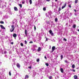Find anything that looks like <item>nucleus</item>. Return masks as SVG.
I'll use <instances>...</instances> for the list:
<instances>
[{
    "label": "nucleus",
    "instance_id": "nucleus-24",
    "mask_svg": "<svg viewBox=\"0 0 79 79\" xmlns=\"http://www.w3.org/2000/svg\"><path fill=\"white\" fill-rule=\"evenodd\" d=\"M17 75L18 76H19H19H21V75L19 74V73H17Z\"/></svg>",
    "mask_w": 79,
    "mask_h": 79
},
{
    "label": "nucleus",
    "instance_id": "nucleus-15",
    "mask_svg": "<svg viewBox=\"0 0 79 79\" xmlns=\"http://www.w3.org/2000/svg\"><path fill=\"white\" fill-rule=\"evenodd\" d=\"M40 50H41L40 47L39 48L38 50V52H40Z\"/></svg>",
    "mask_w": 79,
    "mask_h": 79
},
{
    "label": "nucleus",
    "instance_id": "nucleus-41",
    "mask_svg": "<svg viewBox=\"0 0 79 79\" xmlns=\"http://www.w3.org/2000/svg\"><path fill=\"white\" fill-rule=\"evenodd\" d=\"M64 62H65V63H68V62L67 61V60H65V61H64Z\"/></svg>",
    "mask_w": 79,
    "mask_h": 79
},
{
    "label": "nucleus",
    "instance_id": "nucleus-21",
    "mask_svg": "<svg viewBox=\"0 0 79 79\" xmlns=\"http://www.w3.org/2000/svg\"><path fill=\"white\" fill-rule=\"evenodd\" d=\"M61 7H60L59 8V11H60L61 10Z\"/></svg>",
    "mask_w": 79,
    "mask_h": 79
},
{
    "label": "nucleus",
    "instance_id": "nucleus-14",
    "mask_svg": "<svg viewBox=\"0 0 79 79\" xmlns=\"http://www.w3.org/2000/svg\"><path fill=\"white\" fill-rule=\"evenodd\" d=\"M55 22H57V21H58V19H57V18H56L55 19Z\"/></svg>",
    "mask_w": 79,
    "mask_h": 79
},
{
    "label": "nucleus",
    "instance_id": "nucleus-39",
    "mask_svg": "<svg viewBox=\"0 0 79 79\" xmlns=\"http://www.w3.org/2000/svg\"><path fill=\"white\" fill-rule=\"evenodd\" d=\"M6 53H7L6 51H4V53H5V54H6Z\"/></svg>",
    "mask_w": 79,
    "mask_h": 79
},
{
    "label": "nucleus",
    "instance_id": "nucleus-17",
    "mask_svg": "<svg viewBox=\"0 0 79 79\" xmlns=\"http://www.w3.org/2000/svg\"><path fill=\"white\" fill-rule=\"evenodd\" d=\"M76 25L75 24H74L73 26V28H76Z\"/></svg>",
    "mask_w": 79,
    "mask_h": 79
},
{
    "label": "nucleus",
    "instance_id": "nucleus-10",
    "mask_svg": "<svg viewBox=\"0 0 79 79\" xmlns=\"http://www.w3.org/2000/svg\"><path fill=\"white\" fill-rule=\"evenodd\" d=\"M73 77L74 79H77L78 77L77 75H74Z\"/></svg>",
    "mask_w": 79,
    "mask_h": 79
},
{
    "label": "nucleus",
    "instance_id": "nucleus-53",
    "mask_svg": "<svg viewBox=\"0 0 79 79\" xmlns=\"http://www.w3.org/2000/svg\"><path fill=\"white\" fill-rule=\"evenodd\" d=\"M11 44L12 45H13V42H12L11 43Z\"/></svg>",
    "mask_w": 79,
    "mask_h": 79
},
{
    "label": "nucleus",
    "instance_id": "nucleus-60",
    "mask_svg": "<svg viewBox=\"0 0 79 79\" xmlns=\"http://www.w3.org/2000/svg\"><path fill=\"white\" fill-rule=\"evenodd\" d=\"M59 13H60V12H59Z\"/></svg>",
    "mask_w": 79,
    "mask_h": 79
},
{
    "label": "nucleus",
    "instance_id": "nucleus-2",
    "mask_svg": "<svg viewBox=\"0 0 79 79\" xmlns=\"http://www.w3.org/2000/svg\"><path fill=\"white\" fill-rule=\"evenodd\" d=\"M55 46H53L52 48V52H53L55 51Z\"/></svg>",
    "mask_w": 79,
    "mask_h": 79
},
{
    "label": "nucleus",
    "instance_id": "nucleus-18",
    "mask_svg": "<svg viewBox=\"0 0 79 79\" xmlns=\"http://www.w3.org/2000/svg\"><path fill=\"white\" fill-rule=\"evenodd\" d=\"M29 2H30V4L31 5V4H32V0H30Z\"/></svg>",
    "mask_w": 79,
    "mask_h": 79
},
{
    "label": "nucleus",
    "instance_id": "nucleus-19",
    "mask_svg": "<svg viewBox=\"0 0 79 79\" xmlns=\"http://www.w3.org/2000/svg\"><path fill=\"white\" fill-rule=\"evenodd\" d=\"M72 71H73V72H76V70L75 69H72L71 70Z\"/></svg>",
    "mask_w": 79,
    "mask_h": 79
},
{
    "label": "nucleus",
    "instance_id": "nucleus-32",
    "mask_svg": "<svg viewBox=\"0 0 79 79\" xmlns=\"http://www.w3.org/2000/svg\"><path fill=\"white\" fill-rule=\"evenodd\" d=\"M9 75L10 76H11V72H9Z\"/></svg>",
    "mask_w": 79,
    "mask_h": 79
},
{
    "label": "nucleus",
    "instance_id": "nucleus-22",
    "mask_svg": "<svg viewBox=\"0 0 79 79\" xmlns=\"http://www.w3.org/2000/svg\"><path fill=\"white\" fill-rule=\"evenodd\" d=\"M19 6H20V8H22V4H19Z\"/></svg>",
    "mask_w": 79,
    "mask_h": 79
},
{
    "label": "nucleus",
    "instance_id": "nucleus-56",
    "mask_svg": "<svg viewBox=\"0 0 79 79\" xmlns=\"http://www.w3.org/2000/svg\"><path fill=\"white\" fill-rule=\"evenodd\" d=\"M20 19H22V17H20Z\"/></svg>",
    "mask_w": 79,
    "mask_h": 79
},
{
    "label": "nucleus",
    "instance_id": "nucleus-33",
    "mask_svg": "<svg viewBox=\"0 0 79 79\" xmlns=\"http://www.w3.org/2000/svg\"><path fill=\"white\" fill-rule=\"evenodd\" d=\"M43 10H44V11H45V10H46V8H45V7H44V8H43Z\"/></svg>",
    "mask_w": 79,
    "mask_h": 79
},
{
    "label": "nucleus",
    "instance_id": "nucleus-25",
    "mask_svg": "<svg viewBox=\"0 0 79 79\" xmlns=\"http://www.w3.org/2000/svg\"><path fill=\"white\" fill-rule=\"evenodd\" d=\"M68 6L69 7V8H71V5L69 4L68 5Z\"/></svg>",
    "mask_w": 79,
    "mask_h": 79
},
{
    "label": "nucleus",
    "instance_id": "nucleus-58",
    "mask_svg": "<svg viewBox=\"0 0 79 79\" xmlns=\"http://www.w3.org/2000/svg\"><path fill=\"white\" fill-rule=\"evenodd\" d=\"M2 8H3V6H2Z\"/></svg>",
    "mask_w": 79,
    "mask_h": 79
},
{
    "label": "nucleus",
    "instance_id": "nucleus-51",
    "mask_svg": "<svg viewBox=\"0 0 79 79\" xmlns=\"http://www.w3.org/2000/svg\"><path fill=\"white\" fill-rule=\"evenodd\" d=\"M74 15L75 16H77V14L76 13H74Z\"/></svg>",
    "mask_w": 79,
    "mask_h": 79
},
{
    "label": "nucleus",
    "instance_id": "nucleus-44",
    "mask_svg": "<svg viewBox=\"0 0 79 79\" xmlns=\"http://www.w3.org/2000/svg\"><path fill=\"white\" fill-rule=\"evenodd\" d=\"M5 56L6 58H7V56L6 55H5Z\"/></svg>",
    "mask_w": 79,
    "mask_h": 79
},
{
    "label": "nucleus",
    "instance_id": "nucleus-12",
    "mask_svg": "<svg viewBox=\"0 0 79 79\" xmlns=\"http://www.w3.org/2000/svg\"><path fill=\"white\" fill-rule=\"evenodd\" d=\"M72 68L73 69H74V68H75V65H74V64H73V65H72Z\"/></svg>",
    "mask_w": 79,
    "mask_h": 79
},
{
    "label": "nucleus",
    "instance_id": "nucleus-52",
    "mask_svg": "<svg viewBox=\"0 0 79 79\" xmlns=\"http://www.w3.org/2000/svg\"><path fill=\"white\" fill-rule=\"evenodd\" d=\"M48 41V39L47 38H46V41Z\"/></svg>",
    "mask_w": 79,
    "mask_h": 79
},
{
    "label": "nucleus",
    "instance_id": "nucleus-29",
    "mask_svg": "<svg viewBox=\"0 0 79 79\" xmlns=\"http://www.w3.org/2000/svg\"><path fill=\"white\" fill-rule=\"evenodd\" d=\"M25 34L26 35H27V30H25Z\"/></svg>",
    "mask_w": 79,
    "mask_h": 79
},
{
    "label": "nucleus",
    "instance_id": "nucleus-47",
    "mask_svg": "<svg viewBox=\"0 0 79 79\" xmlns=\"http://www.w3.org/2000/svg\"><path fill=\"white\" fill-rule=\"evenodd\" d=\"M74 10L75 12H76V11H77V10L75 9H74Z\"/></svg>",
    "mask_w": 79,
    "mask_h": 79
},
{
    "label": "nucleus",
    "instance_id": "nucleus-13",
    "mask_svg": "<svg viewBox=\"0 0 79 79\" xmlns=\"http://www.w3.org/2000/svg\"><path fill=\"white\" fill-rule=\"evenodd\" d=\"M60 71H61V73H63V68H60Z\"/></svg>",
    "mask_w": 79,
    "mask_h": 79
},
{
    "label": "nucleus",
    "instance_id": "nucleus-59",
    "mask_svg": "<svg viewBox=\"0 0 79 79\" xmlns=\"http://www.w3.org/2000/svg\"><path fill=\"white\" fill-rule=\"evenodd\" d=\"M14 79H15V77H14Z\"/></svg>",
    "mask_w": 79,
    "mask_h": 79
},
{
    "label": "nucleus",
    "instance_id": "nucleus-20",
    "mask_svg": "<svg viewBox=\"0 0 79 79\" xmlns=\"http://www.w3.org/2000/svg\"><path fill=\"white\" fill-rule=\"evenodd\" d=\"M78 0H76L75 1V3H77V2H78Z\"/></svg>",
    "mask_w": 79,
    "mask_h": 79
},
{
    "label": "nucleus",
    "instance_id": "nucleus-55",
    "mask_svg": "<svg viewBox=\"0 0 79 79\" xmlns=\"http://www.w3.org/2000/svg\"><path fill=\"white\" fill-rule=\"evenodd\" d=\"M57 0H55V2H57Z\"/></svg>",
    "mask_w": 79,
    "mask_h": 79
},
{
    "label": "nucleus",
    "instance_id": "nucleus-43",
    "mask_svg": "<svg viewBox=\"0 0 79 79\" xmlns=\"http://www.w3.org/2000/svg\"><path fill=\"white\" fill-rule=\"evenodd\" d=\"M15 26H17V27H18V25H17V23H16V25H15Z\"/></svg>",
    "mask_w": 79,
    "mask_h": 79
},
{
    "label": "nucleus",
    "instance_id": "nucleus-38",
    "mask_svg": "<svg viewBox=\"0 0 79 79\" xmlns=\"http://www.w3.org/2000/svg\"><path fill=\"white\" fill-rule=\"evenodd\" d=\"M64 41H66L67 40H66V39L64 38Z\"/></svg>",
    "mask_w": 79,
    "mask_h": 79
},
{
    "label": "nucleus",
    "instance_id": "nucleus-28",
    "mask_svg": "<svg viewBox=\"0 0 79 79\" xmlns=\"http://www.w3.org/2000/svg\"><path fill=\"white\" fill-rule=\"evenodd\" d=\"M47 66H49V64H48V63H47L45 64Z\"/></svg>",
    "mask_w": 79,
    "mask_h": 79
},
{
    "label": "nucleus",
    "instance_id": "nucleus-37",
    "mask_svg": "<svg viewBox=\"0 0 79 79\" xmlns=\"http://www.w3.org/2000/svg\"><path fill=\"white\" fill-rule=\"evenodd\" d=\"M17 74H18V73H16V74L15 75V76L16 77H16V76H18V75H17Z\"/></svg>",
    "mask_w": 79,
    "mask_h": 79
},
{
    "label": "nucleus",
    "instance_id": "nucleus-42",
    "mask_svg": "<svg viewBox=\"0 0 79 79\" xmlns=\"http://www.w3.org/2000/svg\"><path fill=\"white\" fill-rule=\"evenodd\" d=\"M32 43H33V42L32 41H31L30 42V44H32Z\"/></svg>",
    "mask_w": 79,
    "mask_h": 79
},
{
    "label": "nucleus",
    "instance_id": "nucleus-26",
    "mask_svg": "<svg viewBox=\"0 0 79 79\" xmlns=\"http://www.w3.org/2000/svg\"><path fill=\"white\" fill-rule=\"evenodd\" d=\"M0 23H1V24H4V22L3 21H1Z\"/></svg>",
    "mask_w": 79,
    "mask_h": 79
},
{
    "label": "nucleus",
    "instance_id": "nucleus-8",
    "mask_svg": "<svg viewBox=\"0 0 79 79\" xmlns=\"http://www.w3.org/2000/svg\"><path fill=\"white\" fill-rule=\"evenodd\" d=\"M0 26L1 29H5V27H3V25H1Z\"/></svg>",
    "mask_w": 79,
    "mask_h": 79
},
{
    "label": "nucleus",
    "instance_id": "nucleus-36",
    "mask_svg": "<svg viewBox=\"0 0 79 79\" xmlns=\"http://www.w3.org/2000/svg\"><path fill=\"white\" fill-rule=\"evenodd\" d=\"M46 23H47V24H49V21H47V22H46Z\"/></svg>",
    "mask_w": 79,
    "mask_h": 79
},
{
    "label": "nucleus",
    "instance_id": "nucleus-4",
    "mask_svg": "<svg viewBox=\"0 0 79 79\" xmlns=\"http://www.w3.org/2000/svg\"><path fill=\"white\" fill-rule=\"evenodd\" d=\"M49 32L50 34L52 36L53 35V33L52 32V30H50L49 31Z\"/></svg>",
    "mask_w": 79,
    "mask_h": 79
},
{
    "label": "nucleus",
    "instance_id": "nucleus-11",
    "mask_svg": "<svg viewBox=\"0 0 79 79\" xmlns=\"http://www.w3.org/2000/svg\"><path fill=\"white\" fill-rule=\"evenodd\" d=\"M28 78H29V76L27 75H26L25 79H28Z\"/></svg>",
    "mask_w": 79,
    "mask_h": 79
},
{
    "label": "nucleus",
    "instance_id": "nucleus-57",
    "mask_svg": "<svg viewBox=\"0 0 79 79\" xmlns=\"http://www.w3.org/2000/svg\"><path fill=\"white\" fill-rule=\"evenodd\" d=\"M78 31L79 32V29L78 30Z\"/></svg>",
    "mask_w": 79,
    "mask_h": 79
},
{
    "label": "nucleus",
    "instance_id": "nucleus-7",
    "mask_svg": "<svg viewBox=\"0 0 79 79\" xmlns=\"http://www.w3.org/2000/svg\"><path fill=\"white\" fill-rule=\"evenodd\" d=\"M16 36H17V35L16 34H14L13 35V37L15 38V39H16Z\"/></svg>",
    "mask_w": 79,
    "mask_h": 79
},
{
    "label": "nucleus",
    "instance_id": "nucleus-3",
    "mask_svg": "<svg viewBox=\"0 0 79 79\" xmlns=\"http://www.w3.org/2000/svg\"><path fill=\"white\" fill-rule=\"evenodd\" d=\"M46 16L47 17L48 16H51V13L49 12H48V14H46Z\"/></svg>",
    "mask_w": 79,
    "mask_h": 79
},
{
    "label": "nucleus",
    "instance_id": "nucleus-16",
    "mask_svg": "<svg viewBox=\"0 0 79 79\" xmlns=\"http://www.w3.org/2000/svg\"><path fill=\"white\" fill-rule=\"evenodd\" d=\"M22 4H24V3H25V1H24V0L22 1Z\"/></svg>",
    "mask_w": 79,
    "mask_h": 79
},
{
    "label": "nucleus",
    "instance_id": "nucleus-9",
    "mask_svg": "<svg viewBox=\"0 0 79 79\" xmlns=\"http://www.w3.org/2000/svg\"><path fill=\"white\" fill-rule=\"evenodd\" d=\"M14 9L15 11H17L18 10V8H17L16 7H14Z\"/></svg>",
    "mask_w": 79,
    "mask_h": 79
},
{
    "label": "nucleus",
    "instance_id": "nucleus-31",
    "mask_svg": "<svg viewBox=\"0 0 79 79\" xmlns=\"http://www.w3.org/2000/svg\"><path fill=\"white\" fill-rule=\"evenodd\" d=\"M52 77L51 76L49 77V79H52Z\"/></svg>",
    "mask_w": 79,
    "mask_h": 79
},
{
    "label": "nucleus",
    "instance_id": "nucleus-40",
    "mask_svg": "<svg viewBox=\"0 0 79 79\" xmlns=\"http://www.w3.org/2000/svg\"><path fill=\"white\" fill-rule=\"evenodd\" d=\"M34 29L35 30L36 29V27H35V26H34Z\"/></svg>",
    "mask_w": 79,
    "mask_h": 79
},
{
    "label": "nucleus",
    "instance_id": "nucleus-1",
    "mask_svg": "<svg viewBox=\"0 0 79 79\" xmlns=\"http://www.w3.org/2000/svg\"><path fill=\"white\" fill-rule=\"evenodd\" d=\"M15 26L14 25H12L11 26V28L10 29V32H13L14 31V30H15Z\"/></svg>",
    "mask_w": 79,
    "mask_h": 79
},
{
    "label": "nucleus",
    "instance_id": "nucleus-6",
    "mask_svg": "<svg viewBox=\"0 0 79 79\" xmlns=\"http://www.w3.org/2000/svg\"><path fill=\"white\" fill-rule=\"evenodd\" d=\"M16 66L17 68H20V67H21V66H20V64H19L18 63H17V64Z\"/></svg>",
    "mask_w": 79,
    "mask_h": 79
},
{
    "label": "nucleus",
    "instance_id": "nucleus-54",
    "mask_svg": "<svg viewBox=\"0 0 79 79\" xmlns=\"http://www.w3.org/2000/svg\"><path fill=\"white\" fill-rule=\"evenodd\" d=\"M47 2H49V1H50V0H46Z\"/></svg>",
    "mask_w": 79,
    "mask_h": 79
},
{
    "label": "nucleus",
    "instance_id": "nucleus-30",
    "mask_svg": "<svg viewBox=\"0 0 79 79\" xmlns=\"http://www.w3.org/2000/svg\"><path fill=\"white\" fill-rule=\"evenodd\" d=\"M37 62H39L40 61V60L39 59H37L36 60Z\"/></svg>",
    "mask_w": 79,
    "mask_h": 79
},
{
    "label": "nucleus",
    "instance_id": "nucleus-23",
    "mask_svg": "<svg viewBox=\"0 0 79 79\" xmlns=\"http://www.w3.org/2000/svg\"><path fill=\"white\" fill-rule=\"evenodd\" d=\"M63 58V55H61V60H62Z\"/></svg>",
    "mask_w": 79,
    "mask_h": 79
},
{
    "label": "nucleus",
    "instance_id": "nucleus-34",
    "mask_svg": "<svg viewBox=\"0 0 79 79\" xmlns=\"http://www.w3.org/2000/svg\"><path fill=\"white\" fill-rule=\"evenodd\" d=\"M20 45H21V46H23L24 45L22 43H21Z\"/></svg>",
    "mask_w": 79,
    "mask_h": 79
},
{
    "label": "nucleus",
    "instance_id": "nucleus-49",
    "mask_svg": "<svg viewBox=\"0 0 79 79\" xmlns=\"http://www.w3.org/2000/svg\"><path fill=\"white\" fill-rule=\"evenodd\" d=\"M13 24H14V23H15V20H13Z\"/></svg>",
    "mask_w": 79,
    "mask_h": 79
},
{
    "label": "nucleus",
    "instance_id": "nucleus-5",
    "mask_svg": "<svg viewBox=\"0 0 79 79\" xmlns=\"http://www.w3.org/2000/svg\"><path fill=\"white\" fill-rule=\"evenodd\" d=\"M66 3H65L64 4L62 7V9H63V8H65V7H66Z\"/></svg>",
    "mask_w": 79,
    "mask_h": 79
},
{
    "label": "nucleus",
    "instance_id": "nucleus-46",
    "mask_svg": "<svg viewBox=\"0 0 79 79\" xmlns=\"http://www.w3.org/2000/svg\"><path fill=\"white\" fill-rule=\"evenodd\" d=\"M38 15H39V16H40V14H38Z\"/></svg>",
    "mask_w": 79,
    "mask_h": 79
},
{
    "label": "nucleus",
    "instance_id": "nucleus-48",
    "mask_svg": "<svg viewBox=\"0 0 79 79\" xmlns=\"http://www.w3.org/2000/svg\"><path fill=\"white\" fill-rule=\"evenodd\" d=\"M9 13H10V15H11V12H9Z\"/></svg>",
    "mask_w": 79,
    "mask_h": 79
},
{
    "label": "nucleus",
    "instance_id": "nucleus-50",
    "mask_svg": "<svg viewBox=\"0 0 79 79\" xmlns=\"http://www.w3.org/2000/svg\"><path fill=\"white\" fill-rule=\"evenodd\" d=\"M44 58H45V59H47V57H46V56H45Z\"/></svg>",
    "mask_w": 79,
    "mask_h": 79
},
{
    "label": "nucleus",
    "instance_id": "nucleus-35",
    "mask_svg": "<svg viewBox=\"0 0 79 79\" xmlns=\"http://www.w3.org/2000/svg\"><path fill=\"white\" fill-rule=\"evenodd\" d=\"M25 44H27V41L26 40L25 41Z\"/></svg>",
    "mask_w": 79,
    "mask_h": 79
},
{
    "label": "nucleus",
    "instance_id": "nucleus-27",
    "mask_svg": "<svg viewBox=\"0 0 79 79\" xmlns=\"http://www.w3.org/2000/svg\"><path fill=\"white\" fill-rule=\"evenodd\" d=\"M72 13H69V16H72Z\"/></svg>",
    "mask_w": 79,
    "mask_h": 79
},
{
    "label": "nucleus",
    "instance_id": "nucleus-45",
    "mask_svg": "<svg viewBox=\"0 0 79 79\" xmlns=\"http://www.w3.org/2000/svg\"><path fill=\"white\" fill-rule=\"evenodd\" d=\"M28 68H29L30 69H31L32 68V67H28Z\"/></svg>",
    "mask_w": 79,
    "mask_h": 79
}]
</instances>
